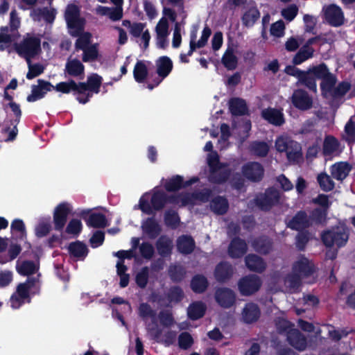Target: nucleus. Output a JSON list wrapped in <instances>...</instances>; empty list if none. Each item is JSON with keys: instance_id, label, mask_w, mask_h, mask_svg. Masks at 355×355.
<instances>
[{"instance_id": "nucleus-1", "label": "nucleus", "mask_w": 355, "mask_h": 355, "mask_svg": "<svg viewBox=\"0 0 355 355\" xmlns=\"http://www.w3.org/2000/svg\"><path fill=\"white\" fill-rule=\"evenodd\" d=\"M64 18L70 35L73 37H78L75 43V48L78 50H83L89 46L92 34L89 32H83L85 25V19L80 17L79 7L73 3L69 4L66 8Z\"/></svg>"}, {"instance_id": "nucleus-2", "label": "nucleus", "mask_w": 355, "mask_h": 355, "mask_svg": "<svg viewBox=\"0 0 355 355\" xmlns=\"http://www.w3.org/2000/svg\"><path fill=\"white\" fill-rule=\"evenodd\" d=\"M14 49L18 55L24 58L26 62H29L41 51V40L35 36L27 35L23 40L14 44Z\"/></svg>"}, {"instance_id": "nucleus-3", "label": "nucleus", "mask_w": 355, "mask_h": 355, "mask_svg": "<svg viewBox=\"0 0 355 355\" xmlns=\"http://www.w3.org/2000/svg\"><path fill=\"white\" fill-rule=\"evenodd\" d=\"M321 239L327 247L336 245L341 248L345 245L349 239L348 230L343 226L333 227L331 230L322 232Z\"/></svg>"}, {"instance_id": "nucleus-4", "label": "nucleus", "mask_w": 355, "mask_h": 355, "mask_svg": "<svg viewBox=\"0 0 355 355\" xmlns=\"http://www.w3.org/2000/svg\"><path fill=\"white\" fill-rule=\"evenodd\" d=\"M281 194L274 187L267 188L263 193H259L254 199L256 206L265 212L280 203Z\"/></svg>"}, {"instance_id": "nucleus-5", "label": "nucleus", "mask_w": 355, "mask_h": 355, "mask_svg": "<svg viewBox=\"0 0 355 355\" xmlns=\"http://www.w3.org/2000/svg\"><path fill=\"white\" fill-rule=\"evenodd\" d=\"M102 77L96 73H94L87 78V83L79 82V95L76 100L81 104H85L89 102L92 97V93L98 94L102 84Z\"/></svg>"}, {"instance_id": "nucleus-6", "label": "nucleus", "mask_w": 355, "mask_h": 355, "mask_svg": "<svg viewBox=\"0 0 355 355\" xmlns=\"http://www.w3.org/2000/svg\"><path fill=\"white\" fill-rule=\"evenodd\" d=\"M71 211V206L67 202L58 204L53 214L54 230L62 232L67 222L68 216Z\"/></svg>"}, {"instance_id": "nucleus-7", "label": "nucleus", "mask_w": 355, "mask_h": 355, "mask_svg": "<svg viewBox=\"0 0 355 355\" xmlns=\"http://www.w3.org/2000/svg\"><path fill=\"white\" fill-rule=\"evenodd\" d=\"M261 286L260 278L256 275H250L242 277L238 282L240 293L243 296H250L257 292Z\"/></svg>"}, {"instance_id": "nucleus-8", "label": "nucleus", "mask_w": 355, "mask_h": 355, "mask_svg": "<svg viewBox=\"0 0 355 355\" xmlns=\"http://www.w3.org/2000/svg\"><path fill=\"white\" fill-rule=\"evenodd\" d=\"M243 175L252 182H261L264 176L263 166L257 162H250L245 164L241 168Z\"/></svg>"}, {"instance_id": "nucleus-9", "label": "nucleus", "mask_w": 355, "mask_h": 355, "mask_svg": "<svg viewBox=\"0 0 355 355\" xmlns=\"http://www.w3.org/2000/svg\"><path fill=\"white\" fill-rule=\"evenodd\" d=\"M199 178L194 176L189 180L184 181L182 176L180 175H173L171 178L165 180L164 187L168 192L178 191L181 189L187 188L198 182Z\"/></svg>"}, {"instance_id": "nucleus-10", "label": "nucleus", "mask_w": 355, "mask_h": 355, "mask_svg": "<svg viewBox=\"0 0 355 355\" xmlns=\"http://www.w3.org/2000/svg\"><path fill=\"white\" fill-rule=\"evenodd\" d=\"M90 212V209H83L79 213L80 217L85 221L88 227L105 228L108 225L105 214L99 212Z\"/></svg>"}, {"instance_id": "nucleus-11", "label": "nucleus", "mask_w": 355, "mask_h": 355, "mask_svg": "<svg viewBox=\"0 0 355 355\" xmlns=\"http://www.w3.org/2000/svg\"><path fill=\"white\" fill-rule=\"evenodd\" d=\"M291 101L295 107L302 111L308 110L313 106L312 97L306 91L302 89H297L293 92Z\"/></svg>"}, {"instance_id": "nucleus-12", "label": "nucleus", "mask_w": 355, "mask_h": 355, "mask_svg": "<svg viewBox=\"0 0 355 355\" xmlns=\"http://www.w3.org/2000/svg\"><path fill=\"white\" fill-rule=\"evenodd\" d=\"M53 89V85L49 81L43 79L37 80V85H32L31 94H29L26 100L28 102H35L43 98L48 92Z\"/></svg>"}, {"instance_id": "nucleus-13", "label": "nucleus", "mask_w": 355, "mask_h": 355, "mask_svg": "<svg viewBox=\"0 0 355 355\" xmlns=\"http://www.w3.org/2000/svg\"><path fill=\"white\" fill-rule=\"evenodd\" d=\"M216 302L224 309L232 307L236 302L234 292L229 288H219L215 292Z\"/></svg>"}, {"instance_id": "nucleus-14", "label": "nucleus", "mask_w": 355, "mask_h": 355, "mask_svg": "<svg viewBox=\"0 0 355 355\" xmlns=\"http://www.w3.org/2000/svg\"><path fill=\"white\" fill-rule=\"evenodd\" d=\"M324 18L332 26H341L344 21V15L342 9L336 4H331L324 10Z\"/></svg>"}, {"instance_id": "nucleus-15", "label": "nucleus", "mask_w": 355, "mask_h": 355, "mask_svg": "<svg viewBox=\"0 0 355 355\" xmlns=\"http://www.w3.org/2000/svg\"><path fill=\"white\" fill-rule=\"evenodd\" d=\"M139 313L140 317L142 318H151L153 319V322L155 324V327L152 328H148V331L151 335L153 336L155 339L159 338L162 334V331L157 327L155 311L148 303L143 302L140 304L139 306Z\"/></svg>"}, {"instance_id": "nucleus-16", "label": "nucleus", "mask_w": 355, "mask_h": 355, "mask_svg": "<svg viewBox=\"0 0 355 355\" xmlns=\"http://www.w3.org/2000/svg\"><path fill=\"white\" fill-rule=\"evenodd\" d=\"M234 272V269L230 263L220 261L216 266L214 275L218 283H225L233 277Z\"/></svg>"}, {"instance_id": "nucleus-17", "label": "nucleus", "mask_w": 355, "mask_h": 355, "mask_svg": "<svg viewBox=\"0 0 355 355\" xmlns=\"http://www.w3.org/2000/svg\"><path fill=\"white\" fill-rule=\"evenodd\" d=\"M311 225L305 211H297L287 223V227L293 230L304 231Z\"/></svg>"}, {"instance_id": "nucleus-18", "label": "nucleus", "mask_w": 355, "mask_h": 355, "mask_svg": "<svg viewBox=\"0 0 355 355\" xmlns=\"http://www.w3.org/2000/svg\"><path fill=\"white\" fill-rule=\"evenodd\" d=\"M248 250V245L244 239L236 236L232 239L228 247V254L231 258L242 257Z\"/></svg>"}, {"instance_id": "nucleus-19", "label": "nucleus", "mask_w": 355, "mask_h": 355, "mask_svg": "<svg viewBox=\"0 0 355 355\" xmlns=\"http://www.w3.org/2000/svg\"><path fill=\"white\" fill-rule=\"evenodd\" d=\"M261 315L259 306L254 302L246 303L242 311V318L245 323L252 324L257 322Z\"/></svg>"}, {"instance_id": "nucleus-20", "label": "nucleus", "mask_w": 355, "mask_h": 355, "mask_svg": "<svg viewBox=\"0 0 355 355\" xmlns=\"http://www.w3.org/2000/svg\"><path fill=\"white\" fill-rule=\"evenodd\" d=\"M288 343L298 351H304L307 346L306 338L297 329H291L288 332Z\"/></svg>"}, {"instance_id": "nucleus-21", "label": "nucleus", "mask_w": 355, "mask_h": 355, "mask_svg": "<svg viewBox=\"0 0 355 355\" xmlns=\"http://www.w3.org/2000/svg\"><path fill=\"white\" fill-rule=\"evenodd\" d=\"M293 270L294 273H297L302 277H307L314 272V266L307 258L302 256L293 263Z\"/></svg>"}, {"instance_id": "nucleus-22", "label": "nucleus", "mask_w": 355, "mask_h": 355, "mask_svg": "<svg viewBox=\"0 0 355 355\" xmlns=\"http://www.w3.org/2000/svg\"><path fill=\"white\" fill-rule=\"evenodd\" d=\"M261 116L268 123L275 126H281L285 123L283 112L276 108L268 107L263 110Z\"/></svg>"}, {"instance_id": "nucleus-23", "label": "nucleus", "mask_w": 355, "mask_h": 355, "mask_svg": "<svg viewBox=\"0 0 355 355\" xmlns=\"http://www.w3.org/2000/svg\"><path fill=\"white\" fill-rule=\"evenodd\" d=\"M68 251L71 257L83 261L88 254L89 249L83 242L76 241L69 244Z\"/></svg>"}, {"instance_id": "nucleus-24", "label": "nucleus", "mask_w": 355, "mask_h": 355, "mask_svg": "<svg viewBox=\"0 0 355 355\" xmlns=\"http://www.w3.org/2000/svg\"><path fill=\"white\" fill-rule=\"evenodd\" d=\"M156 72L158 76L162 78V79H164L172 71L173 64L172 60L169 57L164 55L159 57L156 60Z\"/></svg>"}, {"instance_id": "nucleus-25", "label": "nucleus", "mask_w": 355, "mask_h": 355, "mask_svg": "<svg viewBox=\"0 0 355 355\" xmlns=\"http://www.w3.org/2000/svg\"><path fill=\"white\" fill-rule=\"evenodd\" d=\"M352 166L345 162H340L334 164L331 167V176L340 181L345 180L351 171Z\"/></svg>"}, {"instance_id": "nucleus-26", "label": "nucleus", "mask_w": 355, "mask_h": 355, "mask_svg": "<svg viewBox=\"0 0 355 355\" xmlns=\"http://www.w3.org/2000/svg\"><path fill=\"white\" fill-rule=\"evenodd\" d=\"M57 11L52 8L49 9L47 7L43 8L34 9L30 14L33 20H40V17H43L44 20L49 24L54 21L56 17Z\"/></svg>"}, {"instance_id": "nucleus-27", "label": "nucleus", "mask_w": 355, "mask_h": 355, "mask_svg": "<svg viewBox=\"0 0 355 355\" xmlns=\"http://www.w3.org/2000/svg\"><path fill=\"white\" fill-rule=\"evenodd\" d=\"M195 247V241L191 236L182 235L177 239L178 250L182 254H191Z\"/></svg>"}, {"instance_id": "nucleus-28", "label": "nucleus", "mask_w": 355, "mask_h": 355, "mask_svg": "<svg viewBox=\"0 0 355 355\" xmlns=\"http://www.w3.org/2000/svg\"><path fill=\"white\" fill-rule=\"evenodd\" d=\"M252 245L258 253L268 254L272 250V242L268 236H260L253 240Z\"/></svg>"}, {"instance_id": "nucleus-29", "label": "nucleus", "mask_w": 355, "mask_h": 355, "mask_svg": "<svg viewBox=\"0 0 355 355\" xmlns=\"http://www.w3.org/2000/svg\"><path fill=\"white\" fill-rule=\"evenodd\" d=\"M247 268L254 272H262L266 269V263L263 259L254 254H249L245 258Z\"/></svg>"}, {"instance_id": "nucleus-30", "label": "nucleus", "mask_w": 355, "mask_h": 355, "mask_svg": "<svg viewBox=\"0 0 355 355\" xmlns=\"http://www.w3.org/2000/svg\"><path fill=\"white\" fill-rule=\"evenodd\" d=\"M155 246L158 254L162 257H166L172 253L173 241L167 236L162 235L157 240Z\"/></svg>"}, {"instance_id": "nucleus-31", "label": "nucleus", "mask_w": 355, "mask_h": 355, "mask_svg": "<svg viewBox=\"0 0 355 355\" xmlns=\"http://www.w3.org/2000/svg\"><path fill=\"white\" fill-rule=\"evenodd\" d=\"M229 110L233 116H243L248 114V108L245 100L232 98L229 101Z\"/></svg>"}, {"instance_id": "nucleus-32", "label": "nucleus", "mask_w": 355, "mask_h": 355, "mask_svg": "<svg viewBox=\"0 0 355 355\" xmlns=\"http://www.w3.org/2000/svg\"><path fill=\"white\" fill-rule=\"evenodd\" d=\"M210 209L216 215H224L228 211L229 202L225 196H217L210 201Z\"/></svg>"}, {"instance_id": "nucleus-33", "label": "nucleus", "mask_w": 355, "mask_h": 355, "mask_svg": "<svg viewBox=\"0 0 355 355\" xmlns=\"http://www.w3.org/2000/svg\"><path fill=\"white\" fill-rule=\"evenodd\" d=\"M260 18V12L256 6H252L244 12L241 17V21L243 26L252 27L257 21Z\"/></svg>"}, {"instance_id": "nucleus-34", "label": "nucleus", "mask_w": 355, "mask_h": 355, "mask_svg": "<svg viewBox=\"0 0 355 355\" xmlns=\"http://www.w3.org/2000/svg\"><path fill=\"white\" fill-rule=\"evenodd\" d=\"M190 286L195 293L201 294L207 289L209 282L203 275L197 274L192 277Z\"/></svg>"}, {"instance_id": "nucleus-35", "label": "nucleus", "mask_w": 355, "mask_h": 355, "mask_svg": "<svg viewBox=\"0 0 355 355\" xmlns=\"http://www.w3.org/2000/svg\"><path fill=\"white\" fill-rule=\"evenodd\" d=\"M167 193L162 190H157L153 192L150 198V204L153 211H159L167 205Z\"/></svg>"}, {"instance_id": "nucleus-36", "label": "nucleus", "mask_w": 355, "mask_h": 355, "mask_svg": "<svg viewBox=\"0 0 355 355\" xmlns=\"http://www.w3.org/2000/svg\"><path fill=\"white\" fill-rule=\"evenodd\" d=\"M65 73L73 77H78L84 74L85 66L82 62L74 58L73 60H68L65 64Z\"/></svg>"}, {"instance_id": "nucleus-37", "label": "nucleus", "mask_w": 355, "mask_h": 355, "mask_svg": "<svg viewBox=\"0 0 355 355\" xmlns=\"http://www.w3.org/2000/svg\"><path fill=\"white\" fill-rule=\"evenodd\" d=\"M142 229L150 239L157 237L162 231L160 225L154 218H148L143 223Z\"/></svg>"}, {"instance_id": "nucleus-38", "label": "nucleus", "mask_w": 355, "mask_h": 355, "mask_svg": "<svg viewBox=\"0 0 355 355\" xmlns=\"http://www.w3.org/2000/svg\"><path fill=\"white\" fill-rule=\"evenodd\" d=\"M206 311V306L202 302H192L188 307L187 315L189 319L197 320L204 316Z\"/></svg>"}, {"instance_id": "nucleus-39", "label": "nucleus", "mask_w": 355, "mask_h": 355, "mask_svg": "<svg viewBox=\"0 0 355 355\" xmlns=\"http://www.w3.org/2000/svg\"><path fill=\"white\" fill-rule=\"evenodd\" d=\"M166 200L167 204L178 205L180 207H186L191 203L190 193L167 194Z\"/></svg>"}, {"instance_id": "nucleus-40", "label": "nucleus", "mask_w": 355, "mask_h": 355, "mask_svg": "<svg viewBox=\"0 0 355 355\" xmlns=\"http://www.w3.org/2000/svg\"><path fill=\"white\" fill-rule=\"evenodd\" d=\"M249 151L259 157H265L268 155L270 147L265 141H254L249 145Z\"/></svg>"}, {"instance_id": "nucleus-41", "label": "nucleus", "mask_w": 355, "mask_h": 355, "mask_svg": "<svg viewBox=\"0 0 355 355\" xmlns=\"http://www.w3.org/2000/svg\"><path fill=\"white\" fill-rule=\"evenodd\" d=\"M336 77L333 73H330L324 78L322 79L320 83V89L322 95L327 98V95L331 94L334 87L336 83Z\"/></svg>"}, {"instance_id": "nucleus-42", "label": "nucleus", "mask_w": 355, "mask_h": 355, "mask_svg": "<svg viewBox=\"0 0 355 355\" xmlns=\"http://www.w3.org/2000/svg\"><path fill=\"white\" fill-rule=\"evenodd\" d=\"M231 175V171L229 168L224 170L214 171L209 172L208 180L213 184H221L226 182Z\"/></svg>"}, {"instance_id": "nucleus-43", "label": "nucleus", "mask_w": 355, "mask_h": 355, "mask_svg": "<svg viewBox=\"0 0 355 355\" xmlns=\"http://www.w3.org/2000/svg\"><path fill=\"white\" fill-rule=\"evenodd\" d=\"M297 84L305 86L308 89L314 93L317 92L315 77H313L309 69L303 71L300 77H299Z\"/></svg>"}, {"instance_id": "nucleus-44", "label": "nucleus", "mask_w": 355, "mask_h": 355, "mask_svg": "<svg viewBox=\"0 0 355 355\" xmlns=\"http://www.w3.org/2000/svg\"><path fill=\"white\" fill-rule=\"evenodd\" d=\"M53 89L63 94H69L73 92L74 94H79V83H77L73 79H70L67 82L58 83L55 86H53Z\"/></svg>"}, {"instance_id": "nucleus-45", "label": "nucleus", "mask_w": 355, "mask_h": 355, "mask_svg": "<svg viewBox=\"0 0 355 355\" xmlns=\"http://www.w3.org/2000/svg\"><path fill=\"white\" fill-rule=\"evenodd\" d=\"M339 146L340 144L336 137L331 135L327 136L323 142L322 153L324 155H331L338 150Z\"/></svg>"}, {"instance_id": "nucleus-46", "label": "nucleus", "mask_w": 355, "mask_h": 355, "mask_svg": "<svg viewBox=\"0 0 355 355\" xmlns=\"http://www.w3.org/2000/svg\"><path fill=\"white\" fill-rule=\"evenodd\" d=\"M314 51L313 48H307L306 46L303 45L294 55L292 61L293 64L299 65L306 60L311 58L313 56Z\"/></svg>"}, {"instance_id": "nucleus-47", "label": "nucleus", "mask_w": 355, "mask_h": 355, "mask_svg": "<svg viewBox=\"0 0 355 355\" xmlns=\"http://www.w3.org/2000/svg\"><path fill=\"white\" fill-rule=\"evenodd\" d=\"M148 74V68L142 60H138L133 69V76L136 82L142 83L145 81Z\"/></svg>"}, {"instance_id": "nucleus-48", "label": "nucleus", "mask_w": 355, "mask_h": 355, "mask_svg": "<svg viewBox=\"0 0 355 355\" xmlns=\"http://www.w3.org/2000/svg\"><path fill=\"white\" fill-rule=\"evenodd\" d=\"M168 274L173 282H181L185 277L186 271L183 266L177 264H172L169 266Z\"/></svg>"}, {"instance_id": "nucleus-49", "label": "nucleus", "mask_w": 355, "mask_h": 355, "mask_svg": "<svg viewBox=\"0 0 355 355\" xmlns=\"http://www.w3.org/2000/svg\"><path fill=\"white\" fill-rule=\"evenodd\" d=\"M164 221L166 226L172 230H175L178 227L180 223V218L175 210L168 209L164 213Z\"/></svg>"}, {"instance_id": "nucleus-50", "label": "nucleus", "mask_w": 355, "mask_h": 355, "mask_svg": "<svg viewBox=\"0 0 355 355\" xmlns=\"http://www.w3.org/2000/svg\"><path fill=\"white\" fill-rule=\"evenodd\" d=\"M222 64L227 70H234L238 64V58L232 49H227L221 60Z\"/></svg>"}, {"instance_id": "nucleus-51", "label": "nucleus", "mask_w": 355, "mask_h": 355, "mask_svg": "<svg viewBox=\"0 0 355 355\" xmlns=\"http://www.w3.org/2000/svg\"><path fill=\"white\" fill-rule=\"evenodd\" d=\"M184 291L179 286H171L166 293V298L170 303H179L184 299Z\"/></svg>"}, {"instance_id": "nucleus-52", "label": "nucleus", "mask_w": 355, "mask_h": 355, "mask_svg": "<svg viewBox=\"0 0 355 355\" xmlns=\"http://www.w3.org/2000/svg\"><path fill=\"white\" fill-rule=\"evenodd\" d=\"M344 131L343 139L349 146H352L355 143V122L352 118H350L345 124Z\"/></svg>"}, {"instance_id": "nucleus-53", "label": "nucleus", "mask_w": 355, "mask_h": 355, "mask_svg": "<svg viewBox=\"0 0 355 355\" xmlns=\"http://www.w3.org/2000/svg\"><path fill=\"white\" fill-rule=\"evenodd\" d=\"M317 180L320 189L325 192L331 191L334 189L335 184L334 181L324 172L318 174Z\"/></svg>"}, {"instance_id": "nucleus-54", "label": "nucleus", "mask_w": 355, "mask_h": 355, "mask_svg": "<svg viewBox=\"0 0 355 355\" xmlns=\"http://www.w3.org/2000/svg\"><path fill=\"white\" fill-rule=\"evenodd\" d=\"M82 60L84 62L94 61L98 58V44H92L83 49Z\"/></svg>"}, {"instance_id": "nucleus-55", "label": "nucleus", "mask_w": 355, "mask_h": 355, "mask_svg": "<svg viewBox=\"0 0 355 355\" xmlns=\"http://www.w3.org/2000/svg\"><path fill=\"white\" fill-rule=\"evenodd\" d=\"M211 195L212 191L210 189H205L200 191L190 193V199L191 200V203L190 205H194V200L207 202L210 200Z\"/></svg>"}, {"instance_id": "nucleus-56", "label": "nucleus", "mask_w": 355, "mask_h": 355, "mask_svg": "<svg viewBox=\"0 0 355 355\" xmlns=\"http://www.w3.org/2000/svg\"><path fill=\"white\" fill-rule=\"evenodd\" d=\"M37 268L33 261H24L21 265L17 267V272L24 276H28L34 274Z\"/></svg>"}, {"instance_id": "nucleus-57", "label": "nucleus", "mask_w": 355, "mask_h": 355, "mask_svg": "<svg viewBox=\"0 0 355 355\" xmlns=\"http://www.w3.org/2000/svg\"><path fill=\"white\" fill-rule=\"evenodd\" d=\"M33 282H34L33 279H27L25 282L20 283L17 287L16 293L19 295V297L26 299L28 303H30L31 301L30 297V286L28 284L31 283L33 284Z\"/></svg>"}, {"instance_id": "nucleus-58", "label": "nucleus", "mask_w": 355, "mask_h": 355, "mask_svg": "<svg viewBox=\"0 0 355 355\" xmlns=\"http://www.w3.org/2000/svg\"><path fill=\"white\" fill-rule=\"evenodd\" d=\"M351 84L349 82L342 81L338 83L331 94V96L336 99L344 96L351 89Z\"/></svg>"}, {"instance_id": "nucleus-59", "label": "nucleus", "mask_w": 355, "mask_h": 355, "mask_svg": "<svg viewBox=\"0 0 355 355\" xmlns=\"http://www.w3.org/2000/svg\"><path fill=\"white\" fill-rule=\"evenodd\" d=\"M149 278V268L148 266H144L135 276V282L141 288L146 287Z\"/></svg>"}, {"instance_id": "nucleus-60", "label": "nucleus", "mask_w": 355, "mask_h": 355, "mask_svg": "<svg viewBox=\"0 0 355 355\" xmlns=\"http://www.w3.org/2000/svg\"><path fill=\"white\" fill-rule=\"evenodd\" d=\"M309 70L313 77H315V80H322L331 73L325 63H321L318 65L313 66V67L309 68Z\"/></svg>"}, {"instance_id": "nucleus-61", "label": "nucleus", "mask_w": 355, "mask_h": 355, "mask_svg": "<svg viewBox=\"0 0 355 355\" xmlns=\"http://www.w3.org/2000/svg\"><path fill=\"white\" fill-rule=\"evenodd\" d=\"M10 230L12 232H18L19 238L24 240L26 237V227L24 221L21 219L16 218L13 220L10 225Z\"/></svg>"}, {"instance_id": "nucleus-62", "label": "nucleus", "mask_w": 355, "mask_h": 355, "mask_svg": "<svg viewBox=\"0 0 355 355\" xmlns=\"http://www.w3.org/2000/svg\"><path fill=\"white\" fill-rule=\"evenodd\" d=\"M193 344V338L191 335L184 331L180 334L178 336V346L180 349L187 350L191 347Z\"/></svg>"}, {"instance_id": "nucleus-63", "label": "nucleus", "mask_w": 355, "mask_h": 355, "mask_svg": "<svg viewBox=\"0 0 355 355\" xmlns=\"http://www.w3.org/2000/svg\"><path fill=\"white\" fill-rule=\"evenodd\" d=\"M83 230V225L80 220L76 218L71 219L67 224L65 232L68 234L78 236Z\"/></svg>"}, {"instance_id": "nucleus-64", "label": "nucleus", "mask_w": 355, "mask_h": 355, "mask_svg": "<svg viewBox=\"0 0 355 355\" xmlns=\"http://www.w3.org/2000/svg\"><path fill=\"white\" fill-rule=\"evenodd\" d=\"M27 64L28 66V71L26 73V78L28 80H32L44 72V67L40 63L33 64L31 60H30Z\"/></svg>"}]
</instances>
